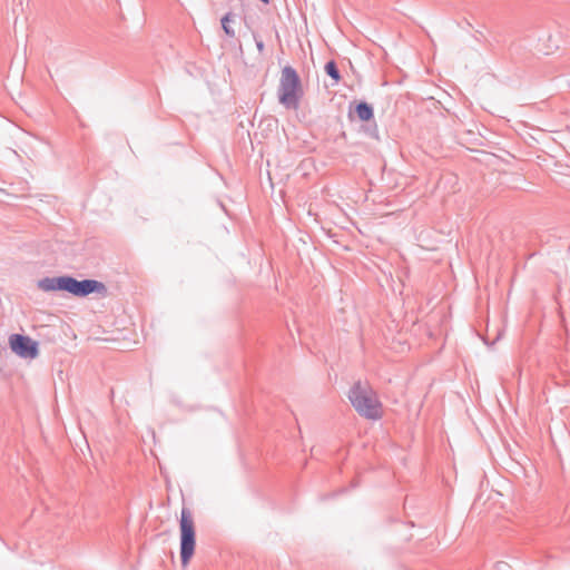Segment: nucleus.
Here are the masks:
<instances>
[{
	"mask_svg": "<svg viewBox=\"0 0 570 570\" xmlns=\"http://www.w3.org/2000/svg\"><path fill=\"white\" fill-rule=\"evenodd\" d=\"M38 286L46 292L65 291L75 296H86L104 288V285L97 281H77L69 276L43 278Z\"/></svg>",
	"mask_w": 570,
	"mask_h": 570,
	"instance_id": "f03ea898",
	"label": "nucleus"
},
{
	"mask_svg": "<svg viewBox=\"0 0 570 570\" xmlns=\"http://www.w3.org/2000/svg\"><path fill=\"white\" fill-rule=\"evenodd\" d=\"M546 42H548V45L544 46V52L547 55H549L558 49V45L554 42L552 36H548L546 39Z\"/></svg>",
	"mask_w": 570,
	"mask_h": 570,
	"instance_id": "1a4fd4ad",
	"label": "nucleus"
},
{
	"mask_svg": "<svg viewBox=\"0 0 570 570\" xmlns=\"http://www.w3.org/2000/svg\"><path fill=\"white\" fill-rule=\"evenodd\" d=\"M230 18H232L230 13L224 16L222 19V27L227 36L234 37L235 31L230 28V24H229Z\"/></svg>",
	"mask_w": 570,
	"mask_h": 570,
	"instance_id": "0eeeda50",
	"label": "nucleus"
},
{
	"mask_svg": "<svg viewBox=\"0 0 570 570\" xmlns=\"http://www.w3.org/2000/svg\"><path fill=\"white\" fill-rule=\"evenodd\" d=\"M325 70L336 81L340 79L338 71H337L336 66H335V63L333 61H330V62L326 63Z\"/></svg>",
	"mask_w": 570,
	"mask_h": 570,
	"instance_id": "6e6552de",
	"label": "nucleus"
},
{
	"mask_svg": "<svg viewBox=\"0 0 570 570\" xmlns=\"http://www.w3.org/2000/svg\"><path fill=\"white\" fill-rule=\"evenodd\" d=\"M11 351L21 358L33 360L39 355V344L29 336L12 334L9 336Z\"/></svg>",
	"mask_w": 570,
	"mask_h": 570,
	"instance_id": "39448f33",
	"label": "nucleus"
},
{
	"mask_svg": "<svg viewBox=\"0 0 570 570\" xmlns=\"http://www.w3.org/2000/svg\"><path fill=\"white\" fill-rule=\"evenodd\" d=\"M180 560L184 568L188 566L196 550V523L193 512L183 508L179 518Z\"/></svg>",
	"mask_w": 570,
	"mask_h": 570,
	"instance_id": "7ed1b4c3",
	"label": "nucleus"
},
{
	"mask_svg": "<svg viewBox=\"0 0 570 570\" xmlns=\"http://www.w3.org/2000/svg\"><path fill=\"white\" fill-rule=\"evenodd\" d=\"M348 400L355 411L365 419L379 420L383 415L381 402L367 385L361 383L353 385L348 393Z\"/></svg>",
	"mask_w": 570,
	"mask_h": 570,
	"instance_id": "f257e3e1",
	"label": "nucleus"
},
{
	"mask_svg": "<svg viewBox=\"0 0 570 570\" xmlns=\"http://www.w3.org/2000/svg\"><path fill=\"white\" fill-rule=\"evenodd\" d=\"M261 1L264 2L265 4L269 3V0H261Z\"/></svg>",
	"mask_w": 570,
	"mask_h": 570,
	"instance_id": "9d476101",
	"label": "nucleus"
},
{
	"mask_svg": "<svg viewBox=\"0 0 570 570\" xmlns=\"http://www.w3.org/2000/svg\"><path fill=\"white\" fill-rule=\"evenodd\" d=\"M302 95L303 89L296 71L292 67L283 68L278 89L279 102L286 108L296 109Z\"/></svg>",
	"mask_w": 570,
	"mask_h": 570,
	"instance_id": "20e7f679",
	"label": "nucleus"
},
{
	"mask_svg": "<svg viewBox=\"0 0 570 570\" xmlns=\"http://www.w3.org/2000/svg\"><path fill=\"white\" fill-rule=\"evenodd\" d=\"M356 115L362 121H368L373 117V109L366 102L356 106Z\"/></svg>",
	"mask_w": 570,
	"mask_h": 570,
	"instance_id": "423d86ee",
	"label": "nucleus"
}]
</instances>
